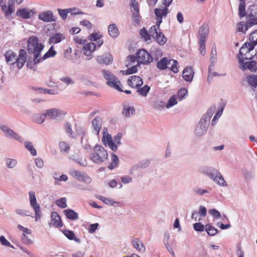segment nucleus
I'll return each instance as SVG.
<instances>
[{"label": "nucleus", "instance_id": "obj_52", "mask_svg": "<svg viewBox=\"0 0 257 257\" xmlns=\"http://www.w3.org/2000/svg\"><path fill=\"white\" fill-rule=\"evenodd\" d=\"M140 34L146 40H150L151 35L150 34L149 31L148 32L147 30L145 28H143L140 31Z\"/></svg>", "mask_w": 257, "mask_h": 257}, {"label": "nucleus", "instance_id": "obj_17", "mask_svg": "<svg viewBox=\"0 0 257 257\" xmlns=\"http://www.w3.org/2000/svg\"><path fill=\"white\" fill-rule=\"evenodd\" d=\"M27 54L24 49H21L19 51V57H16V63L19 69L22 68L26 61Z\"/></svg>", "mask_w": 257, "mask_h": 257}, {"label": "nucleus", "instance_id": "obj_30", "mask_svg": "<svg viewBox=\"0 0 257 257\" xmlns=\"http://www.w3.org/2000/svg\"><path fill=\"white\" fill-rule=\"evenodd\" d=\"M154 13L157 18L162 19L163 17H166L169 13V10L167 8L163 9L156 8Z\"/></svg>", "mask_w": 257, "mask_h": 257}, {"label": "nucleus", "instance_id": "obj_5", "mask_svg": "<svg viewBox=\"0 0 257 257\" xmlns=\"http://www.w3.org/2000/svg\"><path fill=\"white\" fill-rule=\"evenodd\" d=\"M30 204L35 211V221H37L41 218V211L40 205L38 203L35 195V193L33 191H30L29 192Z\"/></svg>", "mask_w": 257, "mask_h": 257}, {"label": "nucleus", "instance_id": "obj_32", "mask_svg": "<svg viewBox=\"0 0 257 257\" xmlns=\"http://www.w3.org/2000/svg\"><path fill=\"white\" fill-rule=\"evenodd\" d=\"M111 162L108 166V168L109 170H112L117 167L119 163V159L116 155L112 153L111 155Z\"/></svg>", "mask_w": 257, "mask_h": 257}, {"label": "nucleus", "instance_id": "obj_15", "mask_svg": "<svg viewBox=\"0 0 257 257\" xmlns=\"http://www.w3.org/2000/svg\"><path fill=\"white\" fill-rule=\"evenodd\" d=\"M127 83L133 88H139L143 84V81L140 76L133 75L128 79Z\"/></svg>", "mask_w": 257, "mask_h": 257}, {"label": "nucleus", "instance_id": "obj_14", "mask_svg": "<svg viewBox=\"0 0 257 257\" xmlns=\"http://www.w3.org/2000/svg\"><path fill=\"white\" fill-rule=\"evenodd\" d=\"M38 19L44 22H55L56 19L54 18L53 13L51 11H47L40 13L38 15Z\"/></svg>", "mask_w": 257, "mask_h": 257}, {"label": "nucleus", "instance_id": "obj_36", "mask_svg": "<svg viewBox=\"0 0 257 257\" xmlns=\"http://www.w3.org/2000/svg\"><path fill=\"white\" fill-rule=\"evenodd\" d=\"M246 80L248 83L252 87L255 88L257 86V75H249L247 76Z\"/></svg>", "mask_w": 257, "mask_h": 257}, {"label": "nucleus", "instance_id": "obj_49", "mask_svg": "<svg viewBox=\"0 0 257 257\" xmlns=\"http://www.w3.org/2000/svg\"><path fill=\"white\" fill-rule=\"evenodd\" d=\"M176 104H177V101L175 95H174L170 97L166 105V106L167 108H169Z\"/></svg>", "mask_w": 257, "mask_h": 257}, {"label": "nucleus", "instance_id": "obj_4", "mask_svg": "<svg viewBox=\"0 0 257 257\" xmlns=\"http://www.w3.org/2000/svg\"><path fill=\"white\" fill-rule=\"evenodd\" d=\"M102 72L103 77L107 80L106 84L109 86L113 87L120 92H123V90L119 87L120 81L114 75L105 69H103Z\"/></svg>", "mask_w": 257, "mask_h": 257}, {"label": "nucleus", "instance_id": "obj_40", "mask_svg": "<svg viewBox=\"0 0 257 257\" xmlns=\"http://www.w3.org/2000/svg\"><path fill=\"white\" fill-rule=\"evenodd\" d=\"M247 20L245 24V31H247L248 28L257 25V18L254 19L251 17H247Z\"/></svg>", "mask_w": 257, "mask_h": 257}, {"label": "nucleus", "instance_id": "obj_25", "mask_svg": "<svg viewBox=\"0 0 257 257\" xmlns=\"http://www.w3.org/2000/svg\"><path fill=\"white\" fill-rule=\"evenodd\" d=\"M65 38L62 34L57 33L50 37L48 43L49 44L59 43Z\"/></svg>", "mask_w": 257, "mask_h": 257}, {"label": "nucleus", "instance_id": "obj_35", "mask_svg": "<svg viewBox=\"0 0 257 257\" xmlns=\"http://www.w3.org/2000/svg\"><path fill=\"white\" fill-rule=\"evenodd\" d=\"M25 147L30 152L31 155L36 156L37 155V151L34 147L32 142L26 141L24 143Z\"/></svg>", "mask_w": 257, "mask_h": 257}, {"label": "nucleus", "instance_id": "obj_19", "mask_svg": "<svg viewBox=\"0 0 257 257\" xmlns=\"http://www.w3.org/2000/svg\"><path fill=\"white\" fill-rule=\"evenodd\" d=\"M51 221L49 223V225H53L56 227L60 228L63 225L60 216L56 212H52L51 213Z\"/></svg>", "mask_w": 257, "mask_h": 257}, {"label": "nucleus", "instance_id": "obj_18", "mask_svg": "<svg viewBox=\"0 0 257 257\" xmlns=\"http://www.w3.org/2000/svg\"><path fill=\"white\" fill-rule=\"evenodd\" d=\"M135 113V109L128 103L125 102L122 104V115L125 117H130L131 115Z\"/></svg>", "mask_w": 257, "mask_h": 257}, {"label": "nucleus", "instance_id": "obj_16", "mask_svg": "<svg viewBox=\"0 0 257 257\" xmlns=\"http://www.w3.org/2000/svg\"><path fill=\"white\" fill-rule=\"evenodd\" d=\"M250 52L248 49L242 45L239 50V54L237 55L239 62L240 64H244L243 59L248 60L251 59V57L247 56V55L249 54Z\"/></svg>", "mask_w": 257, "mask_h": 257}, {"label": "nucleus", "instance_id": "obj_33", "mask_svg": "<svg viewBox=\"0 0 257 257\" xmlns=\"http://www.w3.org/2000/svg\"><path fill=\"white\" fill-rule=\"evenodd\" d=\"M63 232L65 236L69 240H74L79 243L81 242V240L75 237V235L73 231L69 230H64Z\"/></svg>", "mask_w": 257, "mask_h": 257}, {"label": "nucleus", "instance_id": "obj_22", "mask_svg": "<svg viewBox=\"0 0 257 257\" xmlns=\"http://www.w3.org/2000/svg\"><path fill=\"white\" fill-rule=\"evenodd\" d=\"M209 28L206 24H204L200 27L198 32L199 40L206 41L207 35L208 34Z\"/></svg>", "mask_w": 257, "mask_h": 257}, {"label": "nucleus", "instance_id": "obj_59", "mask_svg": "<svg viewBox=\"0 0 257 257\" xmlns=\"http://www.w3.org/2000/svg\"><path fill=\"white\" fill-rule=\"evenodd\" d=\"M205 40H199V50L200 52V53L202 55H204L205 54L206 51H205Z\"/></svg>", "mask_w": 257, "mask_h": 257}, {"label": "nucleus", "instance_id": "obj_23", "mask_svg": "<svg viewBox=\"0 0 257 257\" xmlns=\"http://www.w3.org/2000/svg\"><path fill=\"white\" fill-rule=\"evenodd\" d=\"M6 62L10 65H14L16 63L17 54L12 51H8L5 54Z\"/></svg>", "mask_w": 257, "mask_h": 257}, {"label": "nucleus", "instance_id": "obj_3", "mask_svg": "<svg viewBox=\"0 0 257 257\" xmlns=\"http://www.w3.org/2000/svg\"><path fill=\"white\" fill-rule=\"evenodd\" d=\"M106 150L101 146L96 145L93 152L90 154L91 160L95 164H100L107 158Z\"/></svg>", "mask_w": 257, "mask_h": 257}, {"label": "nucleus", "instance_id": "obj_48", "mask_svg": "<svg viewBox=\"0 0 257 257\" xmlns=\"http://www.w3.org/2000/svg\"><path fill=\"white\" fill-rule=\"evenodd\" d=\"M150 88L147 85H145L143 87L138 89L137 90V92L139 93L141 95L143 96H146L148 93L149 92Z\"/></svg>", "mask_w": 257, "mask_h": 257}, {"label": "nucleus", "instance_id": "obj_61", "mask_svg": "<svg viewBox=\"0 0 257 257\" xmlns=\"http://www.w3.org/2000/svg\"><path fill=\"white\" fill-rule=\"evenodd\" d=\"M249 41L257 45V30L252 32L249 37Z\"/></svg>", "mask_w": 257, "mask_h": 257}, {"label": "nucleus", "instance_id": "obj_46", "mask_svg": "<svg viewBox=\"0 0 257 257\" xmlns=\"http://www.w3.org/2000/svg\"><path fill=\"white\" fill-rule=\"evenodd\" d=\"M170 66L168 67V68L174 73H178L179 71L178 68V62L177 60H170Z\"/></svg>", "mask_w": 257, "mask_h": 257}, {"label": "nucleus", "instance_id": "obj_9", "mask_svg": "<svg viewBox=\"0 0 257 257\" xmlns=\"http://www.w3.org/2000/svg\"><path fill=\"white\" fill-rule=\"evenodd\" d=\"M96 45L93 42L84 44L83 47V54L87 57L86 60H89L92 58V53L95 50Z\"/></svg>", "mask_w": 257, "mask_h": 257}, {"label": "nucleus", "instance_id": "obj_64", "mask_svg": "<svg viewBox=\"0 0 257 257\" xmlns=\"http://www.w3.org/2000/svg\"><path fill=\"white\" fill-rule=\"evenodd\" d=\"M209 213L214 218H215L216 219H218L221 217L220 213L216 209H211L209 210Z\"/></svg>", "mask_w": 257, "mask_h": 257}, {"label": "nucleus", "instance_id": "obj_6", "mask_svg": "<svg viewBox=\"0 0 257 257\" xmlns=\"http://www.w3.org/2000/svg\"><path fill=\"white\" fill-rule=\"evenodd\" d=\"M138 63L149 64L153 61L152 56L145 49H141L136 53Z\"/></svg>", "mask_w": 257, "mask_h": 257}, {"label": "nucleus", "instance_id": "obj_55", "mask_svg": "<svg viewBox=\"0 0 257 257\" xmlns=\"http://www.w3.org/2000/svg\"><path fill=\"white\" fill-rule=\"evenodd\" d=\"M60 149L63 153H67L70 149L69 146L65 142H60L59 145Z\"/></svg>", "mask_w": 257, "mask_h": 257}, {"label": "nucleus", "instance_id": "obj_44", "mask_svg": "<svg viewBox=\"0 0 257 257\" xmlns=\"http://www.w3.org/2000/svg\"><path fill=\"white\" fill-rule=\"evenodd\" d=\"M241 171L242 175L245 180L248 182L250 181L253 178L252 173L249 171L246 168H242Z\"/></svg>", "mask_w": 257, "mask_h": 257}, {"label": "nucleus", "instance_id": "obj_47", "mask_svg": "<svg viewBox=\"0 0 257 257\" xmlns=\"http://www.w3.org/2000/svg\"><path fill=\"white\" fill-rule=\"evenodd\" d=\"M188 94L187 89L185 88L180 89L177 93V97L180 101L183 100Z\"/></svg>", "mask_w": 257, "mask_h": 257}, {"label": "nucleus", "instance_id": "obj_8", "mask_svg": "<svg viewBox=\"0 0 257 257\" xmlns=\"http://www.w3.org/2000/svg\"><path fill=\"white\" fill-rule=\"evenodd\" d=\"M0 129L5 133V136L7 137L14 139L21 143L23 142V138L12 130L10 129L8 126L5 125H1Z\"/></svg>", "mask_w": 257, "mask_h": 257}, {"label": "nucleus", "instance_id": "obj_42", "mask_svg": "<svg viewBox=\"0 0 257 257\" xmlns=\"http://www.w3.org/2000/svg\"><path fill=\"white\" fill-rule=\"evenodd\" d=\"M205 230L209 236H214L218 233V230L210 224L205 225Z\"/></svg>", "mask_w": 257, "mask_h": 257}, {"label": "nucleus", "instance_id": "obj_63", "mask_svg": "<svg viewBox=\"0 0 257 257\" xmlns=\"http://www.w3.org/2000/svg\"><path fill=\"white\" fill-rule=\"evenodd\" d=\"M101 36L97 33H93L88 36V39L91 41H96L100 39Z\"/></svg>", "mask_w": 257, "mask_h": 257}, {"label": "nucleus", "instance_id": "obj_56", "mask_svg": "<svg viewBox=\"0 0 257 257\" xmlns=\"http://www.w3.org/2000/svg\"><path fill=\"white\" fill-rule=\"evenodd\" d=\"M122 137V134L121 133H118L116 135L114 136L113 138V142L116 145V147L120 145L121 144V139Z\"/></svg>", "mask_w": 257, "mask_h": 257}, {"label": "nucleus", "instance_id": "obj_51", "mask_svg": "<svg viewBox=\"0 0 257 257\" xmlns=\"http://www.w3.org/2000/svg\"><path fill=\"white\" fill-rule=\"evenodd\" d=\"M226 105V102L223 100L222 99H220V102L219 103V107L218 109V111L216 112V114L218 115V117H220L222 115L223 109Z\"/></svg>", "mask_w": 257, "mask_h": 257}, {"label": "nucleus", "instance_id": "obj_28", "mask_svg": "<svg viewBox=\"0 0 257 257\" xmlns=\"http://www.w3.org/2000/svg\"><path fill=\"white\" fill-rule=\"evenodd\" d=\"M204 173L211 179L216 177V175H220V172L217 169L212 167L207 168Z\"/></svg>", "mask_w": 257, "mask_h": 257}, {"label": "nucleus", "instance_id": "obj_27", "mask_svg": "<svg viewBox=\"0 0 257 257\" xmlns=\"http://www.w3.org/2000/svg\"><path fill=\"white\" fill-rule=\"evenodd\" d=\"M170 61L166 57H164L157 62V67L160 70H165L170 66Z\"/></svg>", "mask_w": 257, "mask_h": 257}, {"label": "nucleus", "instance_id": "obj_13", "mask_svg": "<svg viewBox=\"0 0 257 257\" xmlns=\"http://www.w3.org/2000/svg\"><path fill=\"white\" fill-rule=\"evenodd\" d=\"M35 13L34 10L29 11L26 8L19 9L16 12V16L23 19H30Z\"/></svg>", "mask_w": 257, "mask_h": 257}, {"label": "nucleus", "instance_id": "obj_57", "mask_svg": "<svg viewBox=\"0 0 257 257\" xmlns=\"http://www.w3.org/2000/svg\"><path fill=\"white\" fill-rule=\"evenodd\" d=\"M193 191L196 194L198 195H203L205 193H209V191L207 190L203 189L199 187H196L193 189Z\"/></svg>", "mask_w": 257, "mask_h": 257}, {"label": "nucleus", "instance_id": "obj_58", "mask_svg": "<svg viewBox=\"0 0 257 257\" xmlns=\"http://www.w3.org/2000/svg\"><path fill=\"white\" fill-rule=\"evenodd\" d=\"M60 80L67 85L73 84L75 83L74 80L69 76L62 77L60 78Z\"/></svg>", "mask_w": 257, "mask_h": 257}, {"label": "nucleus", "instance_id": "obj_37", "mask_svg": "<svg viewBox=\"0 0 257 257\" xmlns=\"http://www.w3.org/2000/svg\"><path fill=\"white\" fill-rule=\"evenodd\" d=\"M247 17H251L254 19L257 18V6L255 5L250 6L248 10Z\"/></svg>", "mask_w": 257, "mask_h": 257}, {"label": "nucleus", "instance_id": "obj_1", "mask_svg": "<svg viewBox=\"0 0 257 257\" xmlns=\"http://www.w3.org/2000/svg\"><path fill=\"white\" fill-rule=\"evenodd\" d=\"M215 110V107L213 106L208 109L200 119L194 129V133L197 137H201L206 133L210 124V118Z\"/></svg>", "mask_w": 257, "mask_h": 257}, {"label": "nucleus", "instance_id": "obj_53", "mask_svg": "<svg viewBox=\"0 0 257 257\" xmlns=\"http://www.w3.org/2000/svg\"><path fill=\"white\" fill-rule=\"evenodd\" d=\"M66 202V198L63 197L58 199L56 202V204L57 206L61 207V208H65L67 207Z\"/></svg>", "mask_w": 257, "mask_h": 257}, {"label": "nucleus", "instance_id": "obj_34", "mask_svg": "<svg viewBox=\"0 0 257 257\" xmlns=\"http://www.w3.org/2000/svg\"><path fill=\"white\" fill-rule=\"evenodd\" d=\"M239 5L238 7V16L242 18L246 16L245 11V0H239Z\"/></svg>", "mask_w": 257, "mask_h": 257}, {"label": "nucleus", "instance_id": "obj_50", "mask_svg": "<svg viewBox=\"0 0 257 257\" xmlns=\"http://www.w3.org/2000/svg\"><path fill=\"white\" fill-rule=\"evenodd\" d=\"M57 11L58 12V14L60 16V17L61 18V19L65 21L66 20L68 14H69V12L68 10V9H58Z\"/></svg>", "mask_w": 257, "mask_h": 257}, {"label": "nucleus", "instance_id": "obj_54", "mask_svg": "<svg viewBox=\"0 0 257 257\" xmlns=\"http://www.w3.org/2000/svg\"><path fill=\"white\" fill-rule=\"evenodd\" d=\"M157 19L156 25L152 26L150 28V29H149V31L156 32V31L161 30V29L160 28V26L162 22V19H161V18H157Z\"/></svg>", "mask_w": 257, "mask_h": 257}, {"label": "nucleus", "instance_id": "obj_60", "mask_svg": "<svg viewBox=\"0 0 257 257\" xmlns=\"http://www.w3.org/2000/svg\"><path fill=\"white\" fill-rule=\"evenodd\" d=\"M216 51L215 49H212L211 54H210V61L211 64H212V66H214V63L216 61Z\"/></svg>", "mask_w": 257, "mask_h": 257}, {"label": "nucleus", "instance_id": "obj_39", "mask_svg": "<svg viewBox=\"0 0 257 257\" xmlns=\"http://www.w3.org/2000/svg\"><path fill=\"white\" fill-rule=\"evenodd\" d=\"M243 65H245L246 68L251 72H255L257 70V63L254 60L247 62Z\"/></svg>", "mask_w": 257, "mask_h": 257}, {"label": "nucleus", "instance_id": "obj_38", "mask_svg": "<svg viewBox=\"0 0 257 257\" xmlns=\"http://www.w3.org/2000/svg\"><path fill=\"white\" fill-rule=\"evenodd\" d=\"M56 54V52L54 50V46H52L50 48L49 50L47 52V53H45L44 54V55L42 58H40V59H41V62H42L43 61H44L49 58L55 56Z\"/></svg>", "mask_w": 257, "mask_h": 257}, {"label": "nucleus", "instance_id": "obj_24", "mask_svg": "<svg viewBox=\"0 0 257 257\" xmlns=\"http://www.w3.org/2000/svg\"><path fill=\"white\" fill-rule=\"evenodd\" d=\"M132 244L134 248H135L140 252L144 253L146 250L145 246L144 243L139 238H136L132 240Z\"/></svg>", "mask_w": 257, "mask_h": 257}, {"label": "nucleus", "instance_id": "obj_12", "mask_svg": "<svg viewBox=\"0 0 257 257\" xmlns=\"http://www.w3.org/2000/svg\"><path fill=\"white\" fill-rule=\"evenodd\" d=\"M151 37L160 45H164L167 42V38L161 30L152 32L149 31Z\"/></svg>", "mask_w": 257, "mask_h": 257}, {"label": "nucleus", "instance_id": "obj_45", "mask_svg": "<svg viewBox=\"0 0 257 257\" xmlns=\"http://www.w3.org/2000/svg\"><path fill=\"white\" fill-rule=\"evenodd\" d=\"M99 199H100L105 204L109 205L110 206H114L115 204L118 205L119 204L118 202L113 201L112 199L103 196L100 197Z\"/></svg>", "mask_w": 257, "mask_h": 257}, {"label": "nucleus", "instance_id": "obj_7", "mask_svg": "<svg viewBox=\"0 0 257 257\" xmlns=\"http://www.w3.org/2000/svg\"><path fill=\"white\" fill-rule=\"evenodd\" d=\"M47 116L52 119L59 120L63 118L66 112L63 110L57 108H51L46 111Z\"/></svg>", "mask_w": 257, "mask_h": 257}, {"label": "nucleus", "instance_id": "obj_43", "mask_svg": "<svg viewBox=\"0 0 257 257\" xmlns=\"http://www.w3.org/2000/svg\"><path fill=\"white\" fill-rule=\"evenodd\" d=\"M6 165L9 169H13L17 165V161L14 159L7 158L5 160Z\"/></svg>", "mask_w": 257, "mask_h": 257}, {"label": "nucleus", "instance_id": "obj_31", "mask_svg": "<svg viewBox=\"0 0 257 257\" xmlns=\"http://www.w3.org/2000/svg\"><path fill=\"white\" fill-rule=\"evenodd\" d=\"M108 32L109 35L112 38H116L119 35V31L115 24L110 25L108 27Z\"/></svg>", "mask_w": 257, "mask_h": 257}, {"label": "nucleus", "instance_id": "obj_20", "mask_svg": "<svg viewBox=\"0 0 257 257\" xmlns=\"http://www.w3.org/2000/svg\"><path fill=\"white\" fill-rule=\"evenodd\" d=\"M102 119L100 116H96L92 121V125L93 128V133L97 136H99V132L102 127Z\"/></svg>", "mask_w": 257, "mask_h": 257}, {"label": "nucleus", "instance_id": "obj_26", "mask_svg": "<svg viewBox=\"0 0 257 257\" xmlns=\"http://www.w3.org/2000/svg\"><path fill=\"white\" fill-rule=\"evenodd\" d=\"M103 142H106L108 144V147L113 151L115 152L117 150V147H116V145H115L114 142L112 141V139L111 136L110 134H107L106 136L105 135L103 136Z\"/></svg>", "mask_w": 257, "mask_h": 257}, {"label": "nucleus", "instance_id": "obj_41", "mask_svg": "<svg viewBox=\"0 0 257 257\" xmlns=\"http://www.w3.org/2000/svg\"><path fill=\"white\" fill-rule=\"evenodd\" d=\"M46 115V113L45 114H36L33 116L34 121L39 124H42L44 122Z\"/></svg>", "mask_w": 257, "mask_h": 257}, {"label": "nucleus", "instance_id": "obj_21", "mask_svg": "<svg viewBox=\"0 0 257 257\" xmlns=\"http://www.w3.org/2000/svg\"><path fill=\"white\" fill-rule=\"evenodd\" d=\"M194 72L192 67L185 68L182 73L183 79L187 82H191L193 80Z\"/></svg>", "mask_w": 257, "mask_h": 257}, {"label": "nucleus", "instance_id": "obj_2", "mask_svg": "<svg viewBox=\"0 0 257 257\" xmlns=\"http://www.w3.org/2000/svg\"><path fill=\"white\" fill-rule=\"evenodd\" d=\"M27 51L30 54H33L34 57V63L39 64L41 62L40 55L44 48V46L39 42L38 38L35 36L29 38L27 42Z\"/></svg>", "mask_w": 257, "mask_h": 257}, {"label": "nucleus", "instance_id": "obj_10", "mask_svg": "<svg viewBox=\"0 0 257 257\" xmlns=\"http://www.w3.org/2000/svg\"><path fill=\"white\" fill-rule=\"evenodd\" d=\"M71 175L78 180L82 181L86 184L91 182V179L87 175L82 173L77 170H73L71 171Z\"/></svg>", "mask_w": 257, "mask_h": 257}, {"label": "nucleus", "instance_id": "obj_62", "mask_svg": "<svg viewBox=\"0 0 257 257\" xmlns=\"http://www.w3.org/2000/svg\"><path fill=\"white\" fill-rule=\"evenodd\" d=\"M22 241L25 244V245H30L33 243V241L29 238L28 236H27L25 233H23L22 238H21Z\"/></svg>", "mask_w": 257, "mask_h": 257}, {"label": "nucleus", "instance_id": "obj_11", "mask_svg": "<svg viewBox=\"0 0 257 257\" xmlns=\"http://www.w3.org/2000/svg\"><path fill=\"white\" fill-rule=\"evenodd\" d=\"M96 60L100 65L105 64L107 65L111 63L113 57L110 53L106 52L102 55L97 56L96 57Z\"/></svg>", "mask_w": 257, "mask_h": 257}, {"label": "nucleus", "instance_id": "obj_29", "mask_svg": "<svg viewBox=\"0 0 257 257\" xmlns=\"http://www.w3.org/2000/svg\"><path fill=\"white\" fill-rule=\"evenodd\" d=\"M64 213L66 217L70 220H75L78 218V213L72 209L64 210Z\"/></svg>", "mask_w": 257, "mask_h": 257}]
</instances>
